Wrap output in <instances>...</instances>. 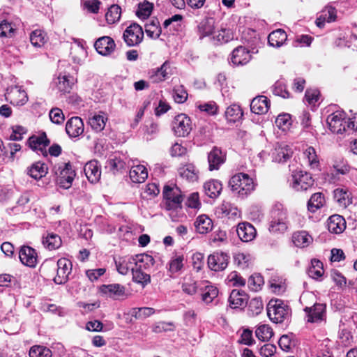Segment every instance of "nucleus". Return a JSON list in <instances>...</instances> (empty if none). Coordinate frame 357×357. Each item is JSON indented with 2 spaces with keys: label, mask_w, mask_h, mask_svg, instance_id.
<instances>
[{
  "label": "nucleus",
  "mask_w": 357,
  "mask_h": 357,
  "mask_svg": "<svg viewBox=\"0 0 357 357\" xmlns=\"http://www.w3.org/2000/svg\"><path fill=\"white\" fill-rule=\"evenodd\" d=\"M134 267H132V268H136L143 271L149 269L154 264L153 258L147 254L136 255L134 257Z\"/></svg>",
  "instance_id": "obj_25"
},
{
  "label": "nucleus",
  "mask_w": 357,
  "mask_h": 357,
  "mask_svg": "<svg viewBox=\"0 0 357 357\" xmlns=\"http://www.w3.org/2000/svg\"><path fill=\"white\" fill-rule=\"evenodd\" d=\"M152 9L153 4L148 1H144L139 5V8L137 11V15L139 17L145 19L151 15Z\"/></svg>",
  "instance_id": "obj_60"
},
{
  "label": "nucleus",
  "mask_w": 357,
  "mask_h": 357,
  "mask_svg": "<svg viewBox=\"0 0 357 357\" xmlns=\"http://www.w3.org/2000/svg\"><path fill=\"white\" fill-rule=\"evenodd\" d=\"M329 129L334 133L342 134L344 132H354L357 130V117L345 119L342 112H335L327 118Z\"/></svg>",
  "instance_id": "obj_1"
},
{
  "label": "nucleus",
  "mask_w": 357,
  "mask_h": 357,
  "mask_svg": "<svg viewBox=\"0 0 357 357\" xmlns=\"http://www.w3.org/2000/svg\"><path fill=\"white\" fill-rule=\"evenodd\" d=\"M184 257L183 255H175L172 257L168 264V271L172 273L180 271L183 267Z\"/></svg>",
  "instance_id": "obj_46"
},
{
  "label": "nucleus",
  "mask_w": 357,
  "mask_h": 357,
  "mask_svg": "<svg viewBox=\"0 0 357 357\" xmlns=\"http://www.w3.org/2000/svg\"><path fill=\"white\" fill-rule=\"evenodd\" d=\"M49 117L51 121L55 124H61L65 119L62 110L58 107L52 108L50 110Z\"/></svg>",
  "instance_id": "obj_57"
},
{
  "label": "nucleus",
  "mask_w": 357,
  "mask_h": 357,
  "mask_svg": "<svg viewBox=\"0 0 357 357\" xmlns=\"http://www.w3.org/2000/svg\"><path fill=\"white\" fill-rule=\"evenodd\" d=\"M99 290L102 295L114 298L125 296V287L119 284H103L100 287Z\"/></svg>",
  "instance_id": "obj_16"
},
{
  "label": "nucleus",
  "mask_w": 357,
  "mask_h": 357,
  "mask_svg": "<svg viewBox=\"0 0 357 357\" xmlns=\"http://www.w3.org/2000/svg\"><path fill=\"white\" fill-rule=\"evenodd\" d=\"M303 154L307 159L308 165L312 169H318L319 167V160L316 153L315 149L312 146H307L303 151Z\"/></svg>",
  "instance_id": "obj_40"
},
{
  "label": "nucleus",
  "mask_w": 357,
  "mask_h": 357,
  "mask_svg": "<svg viewBox=\"0 0 357 357\" xmlns=\"http://www.w3.org/2000/svg\"><path fill=\"white\" fill-rule=\"evenodd\" d=\"M57 266L56 275L54 277V281L59 284H65L68 280L72 271V264L68 259L61 258L58 260Z\"/></svg>",
  "instance_id": "obj_8"
},
{
  "label": "nucleus",
  "mask_w": 357,
  "mask_h": 357,
  "mask_svg": "<svg viewBox=\"0 0 357 357\" xmlns=\"http://www.w3.org/2000/svg\"><path fill=\"white\" fill-rule=\"evenodd\" d=\"M231 190L240 196L245 197L255 190V183L252 178L246 174H237L229 180Z\"/></svg>",
  "instance_id": "obj_2"
},
{
  "label": "nucleus",
  "mask_w": 357,
  "mask_h": 357,
  "mask_svg": "<svg viewBox=\"0 0 357 357\" xmlns=\"http://www.w3.org/2000/svg\"><path fill=\"white\" fill-rule=\"evenodd\" d=\"M197 107L199 109L200 111L205 112L211 115H214L218 112V105L213 101L204 103H199L197 105Z\"/></svg>",
  "instance_id": "obj_62"
},
{
  "label": "nucleus",
  "mask_w": 357,
  "mask_h": 357,
  "mask_svg": "<svg viewBox=\"0 0 357 357\" xmlns=\"http://www.w3.org/2000/svg\"><path fill=\"white\" fill-rule=\"evenodd\" d=\"M47 173V167L45 163L41 162L33 163L28 169V174L36 180L45 176Z\"/></svg>",
  "instance_id": "obj_32"
},
{
  "label": "nucleus",
  "mask_w": 357,
  "mask_h": 357,
  "mask_svg": "<svg viewBox=\"0 0 357 357\" xmlns=\"http://www.w3.org/2000/svg\"><path fill=\"white\" fill-rule=\"evenodd\" d=\"M218 289L212 285L206 286L202 291V300L206 304H209L218 296Z\"/></svg>",
  "instance_id": "obj_45"
},
{
  "label": "nucleus",
  "mask_w": 357,
  "mask_h": 357,
  "mask_svg": "<svg viewBox=\"0 0 357 357\" xmlns=\"http://www.w3.org/2000/svg\"><path fill=\"white\" fill-rule=\"evenodd\" d=\"M38 262L37 252L29 246L24 245V265L33 268Z\"/></svg>",
  "instance_id": "obj_36"
},
{
  "label": "nucleus",
  "mask_w": 357,
  "mask_h": 357,
  "mask_svg": "<svg viewBox=\"0 0 357 357\" xmlns=\"http://www.w3.org/2000/svg\"><path fill=\"white\" fill-rule=\"evenodd\" d=\"M169 68L167 62L160 68L153 69L149 72V79L153 83H159L166 79L168 75L167 70Z\"/></svg>",
  "instance_id": "obj_28"
},
{
  "label": "nucleus",
  "mask_w": 357,
  "mask_h": 357,
  "mask_svg": "<svg viewBox=\"0 0 357 357\" xmlns=\"http://www.w3.org/2000/svg\"><path fill=\"white\" fill-rule=\"evenodd\" d=\"M54 172L57 176V183L61 187L68 189L71 186L72 182L75 176V172L72 169V166L69 162H62L55 165Z\"/></svg>",
  "instance_id": "obj_3"
},
{
  "label": "nucleus",
  "mask_w": 357,
  "mask_h": 357,
  "mask_svg": "<svg viewBox=\"0 0 357 357\" xmlns=\"http://www.w3.org/2000/svg\"><path fill=\"white\" fill-rule=\"evenodd\" d=\"M172 130L177 137L188 136L192 130L190 119L185 114H178L172 121Z\"/></svg>",
  "instance_id": "obj_6"
},
{
  "label": "nucleus",
  "mask_w": 357,
  "mask_h": 357,
  "mask_svg": "<svg viewBox=\"0 0 357 357\" xmlns=\"http://www.w3.org/2000/svg\"><path fill=\"white\" fill-rule=\"evenodd\" d=\"M287 229V225L284 217L273 220L270 226V229L273 232H284Z\"/></svg>",
  "instance_id": "obj_55"
},
{
  "label": "nucleus",
  "mask_w": 357,
  "mask_h": 357,
  "mask_svg": "<svg viewBox=\"0 0 357 357\" xmlns=\"http://www.w3.org/2000/svg\"><path fill=\"white\" fill-rule=\"evenodd\" d=\"M264 284V279L259 275H252L249 278L248 285L249 288L255 291L260 289L261 285Z\"/></svg>",
  "instance_id": "obj_59"
},
{
  "label": "nucleus",
  "mask_w": 357,
  "mask_h": 357,
  "mask_svg": "<svg viewBox=\"0 0 357 357\" xmlns=\"http://www.w3.org/2000/svg\"><path fill=\"white\" fill-rule=\"evenodd\" d=\"M294 153L292 146L285 142L277 145L273 152L274 160L278 162H284L290 158Z\"/></svg>",
  "instance_id": "obj_17"
},
{
  "label": "nucleus",
  "mask_w": 357,
  "mask_h": 357,
  "mask_svg": "<svg viewBox=\"0 0 357 357\" xmlns=\"http://www.w3.org/2000/svg\"><path fill=\"white\" fill-rule=\"evenodd\" d=\"M163 197L167 209L176 210L181 208L182 195L181 190L176 185H165Z\"/></svg>",
  "instance_id": "obj_4"
},
{
  "label": "nucleus",
  "mask_w": 357,
  "mask_h": 357,
  "mask_svg": "<svg viewBox=\"0 0 357 357\" xmlns=\"http://www.w3.org/2000/svg\"><path fill=\"white\" fill-rule=\"evenodd\" d=\"M324 202V197L321 192L314 193L312 195L307 203L308 210L311 212H314L323 206Z\"/></svg>",
  "instance_id": "obj_41"
},
{
  "label": "nucleus",
  "mask_w": 357,
  "mask_h": 357,
  "mask_svg": "<svg viewBox=\"0 0 357 357\" xmlns=\"http://www.w3.org/2000/svg\"><path fill=\"white\" fill-rule=\"evenodd\" d=\"M256 336L262 341L268 340L273 335L272 328L267 324H262L257 327L255 331Z\"/></svg>",
  "instance_id": "obj_50"
},
{
  "label": "nucleus",
  "mask_w": 357,
  "mask_h": 357,
  "mask_svg": "<svg viewBox=\"0 0 357 357\" xmlns=\"http://www.w3.org/2000/svg\"><path fill=\"white\" fill-rule=\"evenodd\" d=\"M225 116L228 121L235 122L242 117L243 112L239 105H232L227 107Z\"/></svg>",
  "instance_id": "obj_47"
},
{
  "label": "nucleus",
  "mask_w": 357,
  "mask_h": 357,
  "mask_svg": "<svg viewBox=\"0 0 357 357\" xmlns=\"http://www.w3.org/2000/svg\"><path fill=\"white\" fill-rule=\"evenodd\" d=\"M148 177L146 168L142 165L132 166L130 170V178L134 183H143Z\"/></svg>",
  "instance_id": "obj_26"
},
{
  "label": "nucleus",
  "mask_w": 357,
  "mask_h": 357,
  "mask_svg": "<svg viewBox=\"0 0 357 357\" xmlns=\"http://www.w3.org/2000/svg\"><path fill=\"white\" fill-rule=\"evenodd\" d=\"M251 54L245 47L239 46L234 50L231 61L235 65H244L250 61Z\"/></svg>",
  "instance_id": "obj_19"
},
{
  "label": "nucleus",
  "mask_w": 357,
  "mask_h": 357,
  "mask_svg": "<svg viewBox=\"0 0 357 357\" xmlns=\"http://www.w3.org/2000/svg\"><path fill=\"white\" fill-rule=\"evenodd\" d=\"M336 20V10L334 8L326 7L321 13L316 20L317 26H324L325 22H334Z\"/></svg>",
  "instance_id": "obj_29"
},
{
  "label": "nucleus",
  "mask_w": 357,
  "mask_h": 357,
  "mask_svg": "<svg viewBox=\"0 0 357 357\" xmlns=\"http://www.w3.org/2000/svg\"><path fill=\"white\" fill-rule=\"evenodd\" d=\"M183 19L182 15H174L172 17L166 20L163 25L165 28L168 27L169 26H172L174 30L178 31V29L181 27V22Z\"/></svg>",
  "instance_id": "obj_63"
},
{
  "label": "nucleus",
  "mask_w": 357,
  "mask_h": 357,
  "mask_svg": "<svg viewBox=\"0 0 357 357\" xmlns=\"http://www.w3.org/2000/svg\"><path fill=\"white\" fill-rule=\"evenodd\" d=\"M311 264L308 272L309 275L314 279L321 278L324 273L323 264L319 260L314 259Z\"/></svg>",
  "instance_id": "obj_49"
},
{
  "label": "nucleus",
  "mask_w": 357,
  "mask_h": 357,
  "mask_svg": "<svg viewBox=\"0 0 357 357\" xmlns=\"http://www.w3.org/2000/svg\"><path fill=\"white\" fill-rule=\"evenodd\" d=\"M252 257L250 254L243 252L237 253L234 256V261L242 269L248 268L252 262Z\"/></svg>",
  "instance_id": "obj_51"
},
{
  "label": "nucleus",
  "mask_w": 357,
  "mask_h": 357,
  "mask_svg": "<svg viewBox=\"0 0 357 357\" xmlns=\"http://www.w3.org/2000/svg\"><path fill=\"white\" fill-rule=\"evenodd\" d=\"M350 192L345 188H340L334 190V198L343 208H346L351 203Z\"/></svg>",
  "instance_id": "obj_30"
},
{
  "label": "nucleus",
  "mask_w": 357,
  "mask_h": 357,
  "mask_svg": "<svg viewBox=\"0 0 357 357\" xmlns=\"http://www.w3.org/2000/svg\"><path fill=\"white\" fill-rule=\"evenodd\" d=\"M327 226L330 232L340 234L346 228V222L342 216L340 215H333L328 218Z\"/></svg>",
  "instance_id": "obj_20"
},
{
  "label": "nucleus",
  "mask_w": 357,
  "mask_h": 357,
  "mask_svg": "<svg viewBox=\"0 0 357 357\" xmlns=\"http://www.w3.org/2000/svg\"><path fill=\"white\" fill-rule=\"evenodd\" d=\"M56 82L57 89L64 93H68L74 84V78L67 75H59Z\"/></svg>",
  "instance_id": "obj_37"
},
{
  "label": "nucleus",
  "mask_w": 357,
  "mask_h": 357,
  "mask_svg": "<svg viewBox=\"0 0 357 357\" xmlns=\"http://www.w3.org/2000/svg\"><path fill=\"white\" fill-rule=\"evenodd\" d=\"M84 173L91 183L98 182L101 176V170L98 162L96 160L88 162L84 166Z\"/></svg>",
  "instance_id": "obj_15"
},
{
  "label": "nucleus",
  "mask_w": 357,
  "mask_h": 357,
  "mask_svg": "<svg viewBox=\"0 0 357 357\" xmlns=\"http://www.w3.org/2000/svg\"><path fill=\"white\" fill-rule=\"evenodd\" d=\"M204 189L207 196L216 198L222 191V184L218 181L211 180L204 183Z\"/></svg>",
  "instance_id": "obj_33"
},
{
  "label": "nucleus",
  "mask_w": 357,
  "mask_h": 357,
  "mask_svg": "<svg viewBox=\"0 0 357 357\" xmlns=\"http://www.w3.org/2000/svg\"><path fill=\"white\" fill-rule=\"evenodd\" d=\"M154 312V309L151 307L134 308L132 310V316L136 319H142L151 316Z\"/></svg>",
  "instance_id": "obj_56"
},
{
  "label": "nucleus",
  "mask_w": 357,
  "mask_h": 357,
  "mask_svg": "<svg viewBox=\"0 0 357 357\" xmlns=\"http://www.w3.org/2000/svg\"><path fill=\"white\" fill-rule=\"evenodd\" d=\"M292 241L296 247L305 248L312 243L313 238L307 231H300L294 233Z\"/></svg>",
  "instance_id": "obj_27"
},
{
  "label": "nucleus",
  "mask_w": 357,
  "mask_h": 357,
  "mask_svg": "<svg viewBox=\"0 0 357 357\" xmlns=\"http://www.w3.org/2000/svg\"><path fill=\"white\" fill-rule=\"evenodd\" d=\"M179 175L190 181H195L197 179V174L195 167L192 164H188L181 167L178 169Z\"/></svg>",
  "instance_id": "obj_38"
},
{
  "label": "nucleus",
  "mask_w": 357,
  "mask_h": 357,
  "mask_svg": "<svg viewBox=\"0 0 357 357\" xmlns=\"http://www.w3.org/2000/svg\"><path fill=\"white\" fill-rule=\"evenodd\" d=\"M326 305L324 304L317 303L313 307L305 308V311L307 313L308 322H319L324 320L325 317Z\"/></svg>",
  "instance_id": "obj_13"
},
{
  "label": "nucleus",
  "mask_w": 357,
  "mask_h": 357,
  "mask_svg": "<svg viewBox=\"0 0 357 357\" xmlns=\"http://www.w3.org/2000/svg\"><path fill=\"white\" fill-rule=\"evenodd\" d=\"M215 22L213 19L209 18L204 20L199 26V31L203 36H207L214 33Z\"/></svg>",
  "instance_id": "obj_54"
},
{
  "label": "nucleus",
  "mask_w": 357,
  "mask_h": 357,
  "mask_svg": "<svg viewBox=\"0 0 357 357\" xmlns=\"http://www.w3.org/2000/svg\"><path fill=\"white\" fill-rule=\"evenodd\" d=\"M208 160L210 170L218 169L219 165L224 162L222 151L217 148L213 149L208 154Z\"/></svg>",
  "instance_id": "obj_34"
},
{
  "label": "nucleus",
  "mask_w": 357,
  "mask_h": 357,
  "mask_svg": "<svg viewBox=\"0 0 357 357\" xmlns=\"http://www.w3.org/2000/svg\"><path fill=\"white\" fill-rule=\"evenodd\" d=\"M45 247L49 250H56L61 245V239L59 236L54 234H48L43 241Z\"/></svg>",
  "instance_id": "obj_42"
},
{
  "label": "nucleus",
  "mask_w": 357,
  "mask_h": 357,
  "mask_svg": "<svg viewBox=\"0 0 357 357\" xmlns=\"http://www.w3.org/2000/svg\"><path fill=\"white\" fill-rule=\"evenodd\" d=\"M173 98L177 103H183L188 98V93L183 86L175 87L173 90Z\"/></svg>",
  "instance_id": "obj_58"
},
{
  "label": "nucleus",
  "mask_w": 357,
  "mask_h": 357,
  "mask_svg": "<svg viewBox=\"0 0 357 357\" xmlns=\"http://www.w3.org/2000/svg\"><path fill=\"white\" fill-rule=\"evenodd\" d=\"M275 123L280 129L284 131L287 130L291 125V116L289 114H280L276 118Z\"/></svg>",
  "instance_id": "obj_52"
},
{
  "label": "nucleus",
  "mask_w": 357,
  "mask_h": 357,
  "mask_svg": "<svg viewBox=\"0 0 357 357\" xmlns=\"http://www.w3.org/2000/svg\"><path fill=\"white\" fill-rule=\"evenodd\" d=\"M66 130L70 137H76L84 132V123L80 117L74 116L70 119L66 125Z\"/></svg>",
  "instance_id": "obj_12"
},
{
  "label": "nucleus",
  "mask_w": 357,
  "mask_h": 357,
  "mask_svg": "<svg viewBox=\"0 0 357 357\" xmlns=\"http://www.w3.org/2000/svg\"><path fill=\"white\" fill-rule=\"evenodd\" d=\"M287 38V33L282 29H278L269 34L268 43L273 47H280Z\"/></svg>",
  "instance_id": "obj_35"
},
{
  "label": "nucleus",
  "mask_w": 357,
  "mask_h": 357,
  "mask_svg": "<svg viewBox=\"0 0 357 357\" xmlns=\"http://www.w3.org/2000/svg\"><path fill=\"white\" fill-rule=\"evenodd\" d=\"M123 37L128 46L137 45L142 41L144 38L142 28L137 24H132L126 28Z\"/></svg>",
  "instance_id": "obj_7"
},
{
  "label": "nucleus",
  "mask_w": 357,
  "mask_h": 357,
  "mask_svg": "<svg viewBox=\"0 0 357 357\" xmlns=\"http://www.w3.org/2000/svg\"><path fill=\"white\" fill-rule=\"evenodd\" d=\"M236 232L239 238L243 242H250L257 236L256 229L248 222H242L238 224Z\"/></svg>",
  "instance_id": "obj_11"
},
{
  "label": "nucleus",
  "mask_w": 357,
  "mask_h": 357,
  "mask_svg": "<svg viewBox=\"0 0 357 357\" xmlns=\"http://www.w3.org/2000/svg\"><path fill=\"white\" fill-rule=\"evenodd\" d=\"M121 9L118 5H112L105 15L106 20L109 24H114L120 20Z\"/></svg>",
  "instance_id": "obj_48"
},
{
  "label": "nucleus",
  "mask_w": 357,
  "mask_h": 357,
  "mask_svg": "<svg viewBox=\"0 0 357 357\" xmlns=\"http://www.w3.org/2000/svg\"><path fill=\"white\" fill-rule=\"evenodd\" d=\"M268 108V99L264 96L255 97L252 99L250 104L251 111L257 114H263L266 113Z\"/></svg>",
  "instance_id": "obj_21"
},
{
  "label": "nucleus",
  "mask_w": 357,
  "mask_h": 357,
  "mask_svg": "<svg viewBox=\"0 0 357 357\" xmlns=\"http://www.w3.org/2000/svg\"><path fill=\"white\" fill-rule=\"evenodd\" d=\"M94 46L99 54L106 56L114 50L115 43L112 38L103 36L96 41Z\"/></svg>",
  "instance_id": "obj_14"
},
{
  "label": "nucleus",
  "mask_w": 357,
  "mask_h": 357,
  "mask_svg": "<svg viewBox=\"0 0 357 357\" xmlns=\"http://www.w3.org/2000/svg\"><path fill=\"white\" fill-rule=\"evenodd\" d=\"M146 35L152 39L158 38L161 34V28L159 26L158 20H153L151 22L145 24Z\"/></svg>",
  "instance_id": "obj_43"
},
{
  "label": "nucleus",
  "mask_w": 357,
  "mask_h": 357,
  "mask_svg": "<svg viewBox=\"0 0 357 357\" xmlns=\"http://www.w3.org/2000/svg\"><path fill=\"white\" fill-rule=\"evenodd\" d=\"M30 357H51L52 351L43 346H33L29 351Z\"/></svg>",
  "instance_id": "obj_53"
},
{
  "label": "nucleus",
  "mask_w": 357,
  "mask_h": 357,
  "mask_svg": "<svg viewBox=\"0 0 357 357\" xmlns=\"http://www.w3.org/2000/svg\"><path fill=\"white\" fill-rule=\"evenodd\" d=\"M313 184L314 179L305 172L296 171L293 174V188L296 190H306Z\"/></svg>",
  "instance_id": "obj_9"
},
{
  "label": "nucleus",
  "mask_w": 357,
  "mask_h": 357,
  "mask_svg": "<svg viewBox=\"0 0 357 357\" xmlns=\"http://www.w3.org/2000/svg\"><path fill=\"white\" fill-rule=\"evenodd\" d=\"M50 142L47 138L45 133H42L38 136L33 135L29 137L27 145L34 151H40L43 152V150L50 144Z\"/></svg>",
  "instance_id": "obj_24"
},
{
  "label": "nucleus",
  "mask_w": 357,
  "mask_h": 357,
  "mask_svg": "<svg viewBox=\"0 0 357 357\" xmlns=\"http://www.w3.org/2000/svg\"><path fill=\"white\" fill-rule=\"evenodd\" d=\"M248 301V295L244 291L237 289L232 290L229 298V305L232 308L245 306Z\"/></svg>",
  "instance_id": "obj_23"
},
{
  "label": "nucleus",
  "mask_w": 357,
  "mask_h": 357,
  "mask_svg": "<svg viewBox=\"0 0 357 357\" xmlns=\"http://www.w3.org/2000/svg\"><path fill=\"white\" fill-rule=\"evenodd\" d=\"M160 190L156 184L149 183L144 192L142 193V196L144 199H151L159 194Z\"/></svg>",
  "instance_id": "obj_61"
},
{
  "label": "nucleus",
  "mask_w": 357,
  "mask_h": 357,
  "mask_svg": "<svg viewBox=\"0 0 357 357\" xmlns=\"http://www.w3.org/2000/svg\"><path fill=\"white\" fill-rule=\"evenodd\" d=\"M132 280L140 284L142 287H145L151 282V276L142 270L132 268Z\"/></svg>",
  "instance_id": "obj_39"
},
{
  "label": "nucleus",
  "mask_w": 357,
  "mask_h": 357,
  "mask_svg": "<svg viewBox=\"0 0 357 357\" xmlns=\"http://www.w3.org/2000/svg\"><path fill=\"white\" fill-rule=\"evenodd\" d=\"M46 41V34L41 30H35L30 34V42L36 47H41Z\"/></svg>",
  "instance_id": "obj_44"
},
{
  "label": "nucleus",
  "mask_w": 357,
  "mask_h": 357,
  "mask_svg": "<svg viewBox=\"0 0 357 357\" xmlns=\"http://www.w3.org/2000/svg\"><path fill=\"white\" fill-rule=\"evenodd\" d=\"M107 120V114L102 112H99L91 114L89 118V124L94 131L100 132L105 128Z\"/></svg>",
  "instance_id": "obj_18"
},
{
  "label": "nucleus",
  "mask_w": 357,
  "mask_h": 357,
  "mask_svg": "<svg viewBox=\"0 0 357 357\" xmlns=\"http://www.w3.org/2000/svg\"><path fill=\"white\" fill-rule=\"evenodd\" d=\"M115 263L119 273L126 275L129 270L132 271V267H134V257H120L115 261Z\"/></svg>",
  "instance_id": "obj_31"
},
{
  "label": "nucleus",
  "mask_w": 357,
  "mask_h": 357,
  "mask_svg": "<svg viewBox=\"0 0 357 357\" xmlns=\"http://www.w3.org/2000/svg\"><path fill=\"white\" fill-rule=\"evenodd\" d=\"M229 257L223 252H215L210 255L208 257V266L214 271L225 270L229 261Z\"/></svg>",
  "instance_id": "obj_10"
},
{
  "label": "nucleus",
  "mask_w": 357,
  "mask_h": 357,
  "mask_svg": "<svg viewBox=\"0 0 357 357\" xmlns=\"http://www.w3.org/2000/svg\"><path fill=\"white\" fill-rule=\"evenodd\" d=\"M194 225L196 231L202 234L211 231L213 227L211 219L205 214L199 215L196 218Z\"/></svg>",
  "instance_id": "obj_22"
},
{
  "label": "nucleus",
  "mask_w": 357,
  "mask_h": 357,
  "mask_svg": "<svg viewBox=\"0 0 357 357\" xmlns=\"http://www.w3.org/2000/svg\"><path fill=\"white\" fill-rule=\"evenodd\" d=\"M182 290L184 293L188 295H194L197 293V282L194 280H189L185 282L182 284Z\"/></svg>",
  "instance_id": "obj_64"
},
{
  "label": "nucleus",
  "mask_w": 357,
  "mask_h": 357,
  "mask_svg": "<svg viewBox=\"0 0 357 357\" xmlns=\"http://www.w3.org/2000/svg\"><path fill=\"white\" fill-rule=\"evenodd\" d=\"M267 314L272 321L281 323L288 314V308L282 301L272 299L268 303Z\"/></svg>",
  "instance_id": "obj_5"
}]
</instances>
